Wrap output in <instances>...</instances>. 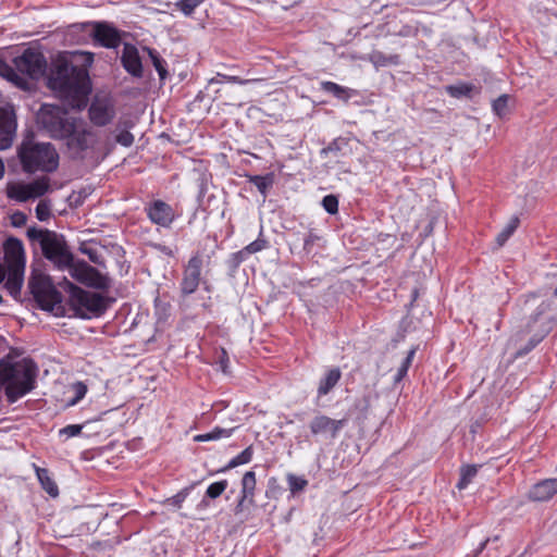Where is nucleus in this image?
I'll use <instances>...</instances> for the list:
<instances>
[{
  "label": "nucleus",
  "instance_id": "f257e3e1",
  "mask_svg": "<svg viewBox=\"0 0 557 557\" xmlns=\"http://www.w3.org/2000/svg\"><path fill=\"white\" fill-rule=\"evenodd\" d=\"M38 124L53 139L64 140L74 158H83V152L97 143L96 134L86 123L71 115L65 109L55 104H42L37 114Z\"/></svg>",
  "mask_w": 557,
  "mask_h": 557
},
{
  "label": "nucleus",
  "instance_id": "f03ea898",
  "mask_svg": "<svg viewBox=\"0 0 557 557\" xmlns=\"http://www.w3.org/2000/svg\"><path fill=\"white\" fill-rule=\"evenodd\" d=\"M48 87L61 97L79 99L90 91L88 71L64 55L58 57L48 75Z\"/></svg>",
  "mask_w": 557,
  "mask_h": 557
},
{
  "label": "nucleus",
  "instance_id": "7ed1b4c3",
  "mask_svg": "<svg viewBox=\"0 0 557 557\" xmlns=\"http://www.w3.org/2000/svg\"><path fill=\"white\" fill-rule=\"evenodd\" d=\"M38 367L28 358L18 361L0 360V387L3 388L9 404L35 389L37 385Z\"/></svg>",
  "mask_w": 557,
  "mask_h": 557
},
{
  "label": "nucleus",
  "instance_id": "20e7f679",
  "mask_svg": "<svg viewBox=\"0 0 557 557\" xmlns=\"http://www.w3.org/2000/svg\"><path fill=\"white\" fill-rule=\"evenodd\" d=\"M540 295L530 294L523 298L522 311L530 312L529 321L527 323V332H534L524 347L517 351V357H522L534 349L543 338L548 334L553 323L557 322V312L549 313L550 302L539 301Z\"/></svg>",
  "mask_w": 557,
  "mask_h": 557
},
{
  "label": "nucleus",
  "instance_id": "39448f33",
  "mask_svg": "<svg viewBox=\"0 0 557 557\" xmlns=\"http://www.w3.org/2000/svg\"><path fill=\"white\" fill-rule=\"evenodd\" d=\"M13 65L0 59V75L15 86L27 89L28 82L22 75L32 79L40 78L46 73L47 60L40 51L27 48L13 59Z\"/></svg>",
  "mask_w": 557,
  "mask_h": 557
},
{
  "label": "nucleus",
  "instance_id": "423d86ee",
  "mask_svg": "<svg viewBox=\"0 0 557 557\" xmlns=\"http://www.w3.org/2000/svg\"><path fill=\"white\" fill-rule=\"evenodd\" d=\"M22 169L26 173L54 172L59 166V154L50 143H39L26 137L17 149Z\"/></svg>",
  "mask_w": 557,
  "mask_h": 557
},
{
  "label": "nucleus",
  "instance_id": "0eeeda50",
  "mask_svg": "<svg viewBox=\"0 0 557 557\" xmlns=\"http://www.w3.org/2000/svg\"><path fill=\"white\" fill-rule=\"evenodd\" d=\"M29 240L37 242L42 256L58 270L64 271L73 261V253L63 235L47 228L29 227L26 232Z\"/></svg>",
  "mask_w": 557,
  "mask_h": 557
},
{
  "label": "nucleus",
  "instance_id": "6e6552de",
  "mask_svg": "<svg viewBox=\"0 0 557 557\" xmlns=\"http://www.w3.org/2000/svg\"><path fill=\"white\" fill-rule=\"evenodd\" d=\"M59 284L70 293V301L76 315L90 319L100 317L107 310L106 298L100 294L84 290L65 277Z\"/></svg>",
  "mask_w": 557,
  "mask_h": 557
},
{
  "label": "nucleus",
  "instance_id": "1a4fd4ad",
  "mask_svg": "<svg viewBox=\"0 0 557 557\" xmlns=\"http://www.w3.org/2000/svg\"><path fill=\"white\" fill-rule=\"evenodd\" d=\"M28 288L34 298L41 304V308L52 310L62 301L61 294L54 288L50 277L44 274H34L28 281Z\"/></svg>",
  "mask_w": 557,
  "mask_h": 557
},
{
  "label": "nucleus",
  "instance_id": "9d476101",
  "mask_svg": "<svg viewBox=\"0 0 557 557\" xmlns=\"http://www.w3.org/2000/svg\"><path fill=\"white\" fill-rule=\"evenodd\" d=\"M202 264V257L199 253H196L184 265L182 281L180 284L183 296H189L197 290L201 282Z\"/></svg>",
  "mask_w": 557,
  "mask_h": 557
},
{
  "label": "nucleus",
  "instance_id": "9b49d317",
  "mask_svg": "<svg viewBox=\"0 0 557 557\" xmlns=\"http://www.w3.org/2000/svg\"><path fill=\"white\" fill-rule=\"evenodd\" d=\"M346 424V419L335 420L325 414L319 413L314 416L310 423L309 430L314 437H329L334 440L337 437L339 431Z\"/></svg>",
  "mask_w": 557,
  "mask_h": 557
},
{
  "label": "nucleus",
  "instance_id": "f8f14e48",
  "mask_svg": "<svg viewBox=\"0 0 557 557\" xmlns=\"http://www.w3.org/2000/svg\"><path fill=\"white\" fill-rule=\"evenodd\" d=\"M91 36L96 44L108 49H116L122 41V33L108 22H91Z\"/></svg>",
  "mask_w": 557,
  "mask_h": 557
},
{
  "label": "nucleus",
  "instance_id": "ddd939ff",
  "mask_svg": "<svg viewBox=\"0 0 557 557\" xmlns=\"http://www.w3.org/2000/svg\"><path fill=\"white\" fill-rule=\"evenodd\" d=\"M149 220L163 228H170L176 215L174 209L163 200H153L145 207Z\"/></svg>",
  "mask_w": 557,
  "mask_h": 557
},
{
  "label": "nucleus",
  "instance_id": "4468645a",
  "mask_svg": "<svg viewBox=\"0 0 557 557\" xmlns=\"http://www.w3.org/2000/svg\"><path fill=\"white\" fill-rule=\"evenodd\" d=\"M16 126V115L13 107L0 108V150H5L12 146Z\"/></svg>",
  "mask_w": 557,
  "mask_h": 557
},
{
  "label": "nucleus",
  "instance_id": "2eb2a0df",
  "mask_svg": "<svg viewBox=\"0 0 557 557\" xmlns=\"http://www.w3.org/2000/svg\"><path fill=\"white\" fill-rule=\"evenodd\" d=\"M557 494V478L544 479L533 484L529 490L527 497L531 502L544 503L552 499Z\"/></svg>",
  "mask_w": 557,
  "mask_h": 557
},
{
  "label": "nucleus",
  "instance_id": "dca6fc26",
  "mask_svg": "<svg viewBox=\"0 0 557 557\" xmlns=\"http://www.w3.org/2000/svg\"><path fill=\"white\" fill-rule=\"evenodd\" d=\"M121 63L124 70L134 77H143V63L138 49L132 44H124Z\"/></svg>",
  "mask_w": 557,
  "mask_h": 557
},
{
  "label": "nucleus",
  "instance_id": "f3484780",
  "mask_svg": "<svg viewBox=\"0 0 557 557\" xmlns=\"http://www.w3.org/2000/svg\"><path fill=\"white\" fill-rule=\"evenodd\" d=\"M88 113L90 121L95 125L104 126L113 120L115 110L109 101L96 100L90 104Z\"/></svg>",
  "mask_w": 557,
  "mask_h": 557
},
{
  "label": "nucleus",
  "instance_id": "a211bd4d",
  "mask_svg": "<svg viewBox=\"0 0 557 557\" xmlns=\"http://www.w3.org/2000/svg\"><path fill=\"white\" fill-rule=\"evenodd\" d=\"M9 267L25 268V252L20 239L10 237L4 244Z\"/></svg>",
  "mask_w": 557,
  "mask_h": 557
},
{
  "label": "nucleus",
  "instance_id": "6ab92c4d",
  "mask_svg": "<svg viewBox=\"0 0 557 557\" xmlns=\"http://www.w3.org/2000/svg\"><path fill=\"white\" fill-rule=\"evenodd\" d=\"M24 269L9 267L5 288L13 297H17L21 293L24 281Z\"/></svg>",
  "mask_w": 557,
  "mask_h": 557
},
{
  "label": "nucleus",
  "instance_id": "aec40b11",
  "mask_svg": "<svg viewBox=\"0 0 557 557\" xmlns=\"http://www.w3.org/2000/svg\"><path fill=\"white\" fill-rule=\"evenodd\" d=\"M342 372L339 368L330 369L325 375L320 380L318 387V396L322 397L327 395L332 388L338 383L341 380Z\"/></svg>",
  "mask_w": 557,
  "mask_h": 557
},
{
  "label": "nucleus",
  "instance_id": "412c9836",
  "mask_svg": "<svg viewBox=\"0 0 557 557\" xmlns=\"http://www.w3.org/2000/svg\"><path fill=\"white\" fill-rule=\"evenodd\" d=\"M320 86L323 91L333 95L335 98L342 101H348L355 94L352 89L341 86L330 81L321 82Z\"/></svg>",
  "mask_w": 557,
  "mask_h": 557
},
{
  "label": "nucleus",
  "instance_id": "4be33fe9",
  "mask_svg": "<svg viewBox=\"0 0 557 557\" xmlns=\"http://www.w3.org/2000/svg\"><path fill=\"white\" fill-rule=\"evenodd\" d=\"M35 471L41 487L51 496L57 497L59 495V488L54 480L50 475L48 469L35 467Z\"/></svg>",
  "mask_w": 557,
  "mask_h": 557
},
{
  "label": "nucleus",
  "instance_id": "5701e85b",
  "mask_svg": "<svg viewBox=\"0 0 557 557\" xmlns=\"http://www.w3.org/2000/svg\"><path fill=\"white\" fill-rule=\"evenodd\" d=\"M83 284L94 288L104 289L109 287V280L107 276L102 275L97 269L89 265L87 268L85 278L83 280Z\"/></svg>",
  "mask_w": 557,
  "mask_h": 557
},
{
  "label": "nucleus",
  "instance_id": "b1692460",
  "mask_svg": "<svg viewBox=\"0 0 557 557\" xmlns=\"http://www.w3.org/2000/svg\"><path fill=\"white\" fill-rule=\"evenodd\" d=\"M133 126V123L128 120L119 121L116 125L115 141L123 147H131L134 143V136L128 131Z\"/></svg>",
  "mask_w": 557,
  "mask_h": 557
},
{
  "label": "nucleus",
  "instance_id": "393cba45",
  "mask_svg": "<svg viewBox=\"0 0 557 557\" xmlns=\"http://www.w3.org/2000/svg\"><path fill=\"white\" fill-rule=\"evenodd\" d=\"M240 485V496H244V499H255L257 480L253 471H247L243 475Z\"/></svg>",
  "mask_w": 557,
  "mask_h": 557
},
{
  "label": "nucleus",
  "instance_id": "a878e982",
  "mask_svg": "<svg viewBox=\"0 0 557 557\" xmlns=\"http://www.w3.org/2000/svg\"><path fill=\"white\" fill-rule=\"evenodd\" d=\"M370 62L374 66H388V65H397L400 62V57L398 54H385L382 51H372L369 55Z\"/></svg>",
  "mask_w": 557,
  "mask_h": 557
},
{
  "label": "nucleus",
  "instance_id": "bb28decb",
  "mask_svg": "<svg viewBox=\"0 0 557 557\" xmlns=\"http://www.w3.org/2000/svg\"><path fill=\"white\" fill-rule=\"evenodd\" d=\"M27 184L22 183H9L7 186V196L10 199L17 200L20 202L27 201L29 199Z\"/></svg>",
  "mask_w": 557,
  "mask_h": 557
},
{
  "label": "nucleus",
  "instance_id": "cd10ccee",
  "mask_svg": "<svg viewBox=\"0 0 557 557\" xmlns=\"http://www.w3.org/2000/svg\"><path fill=\"white\" fill-rule=\"evenodd\" d=\"M234 430H235V428L225 429V428L215 426L212 431H210L208 433L196 435L194 437V441H196V442L218 441L223 437H230L233 434Z\"/></svg>",
  "mask_w": 557,
  "mask_h": 557
},
{
  "label": "nucleus",
  "instance_id": "c85d7f7f",
  "mask_svg": "<svg viewBox=\"0 0 557 557\" xmlns=\"http://www.w3.org/2000/svg\"><path fill=\"white\" fill-rule=\"evenodd\" d=\"M248 181L253 184L263 196H265L268 189L272 187L274 183V176L272 173L267 175H249Z\"/></svg>",
  "mask_w": 557,
  "mask_h": 557
},
{
  "label": "nucleus",
  "instance_id": "c756f323",
  "mask_svg": "<svg viewBox=\"0 0 557 557\" xmlns=\"http://www.w3.org/2000/svg\"><path fill=\"white\" fill-rule=\"evenodd\" d=\"M49 189V178L48 177H40L37 178L29 184H27V190L30 198H38L44 196Z\"/></svg>",
  "mask_w": 557,
  "mask_h": 557
},
{
  "label": "nucleus",
  "instance_id": "7c9ffc66",
  "mask_svg": "<svg viewBox=\"0 0 557 557\" xmlns=\"http://www.w3.org/2000/svg\"><path fill=\"white\" fill-rule=\"evenodd\" d=\"M82 253L86 255L91 262L98 265H103L104 260L100 248L92 243H83L79 247Z\"/></svg>",
  "mask_w": 557,
  "mask_h": 557
},
{
  "label": "nucleus",
  "instance_id": "2f4dec72",
  "mask_svg": "<svg viewBox=\"0 0 557 557\" xmlns=\"http://www.w3.org/2000/svg\"><path fill=\"white\" fill-rule=\"evenodd\" d=\"M228 483L226 480H221L210 484L206 491V495L200 505L208 506L207 498L215 499L220 497L227 488Z\"/></svg>",
  "mask_w": 557,
  "mask_h": 557
},
{
  "label": "nucleus",
  "instance_id": "473e14b6",
  "mask_svg": "<svg viewBox=\"0 0 557 557\" xmlns=\"http://www.w3.org/2000/svg\"><path fill=\"white\" fill-rule=\"evenodd\" d=\"M519 218L512 216L509 222L506 224V226L502 230V232L497 235L496 242L498 246H503L509 237L515 233V231L519 226Z\"/></svg>",
  "mask_w": 557,
  "mask_h": 557
},
{
  "label": "nucleus",
  "instance_id": "72a5a7b5",
  "mask_svg": "<svg viewBox=\"0 0 557 557\" xmlns=\"http://www.w3.org/2000/svg\"><path fill=\"white\" fill-rule=\"evenodd\" d=\"M478 473V466L467 465L460 470V479L457 483L459 490H465Z\"/></svg>",
  "mask_w": 557,
  "mask_h": 557
},
{
  "label": "nucleus",
  "instance_id": "f704fd0d",
  "mask_svg": "<svg viewBox=\"0 0 557 557\" xmlns=\"http://www.w3.org/2000/svg\"><path fill=\"white\" fill-rule=\"evenodd\" d=\"M417 347H412L408 352L405 359L403 360L401 364L397 369V372L394 376V383H399L408 372V369L410 368L413 357L416 355Z\"/></svg>",
  "mask_w": 557,
  "mask_h": 557
},
{
  "label": "nucleus",
  "instance_id": "c9c22d12",
  "mask_svg": "<svg viewBox=\"0 0 557 557\" xmlns=\"http://www.w3.org/2000/svg\"><path fill=\"white\" fill-rule=\"evenodd\" d=\"M89 264L85 261H72L70 267H66L65 270H67L73 278L76 281L83 283V280L85 278L87 268Z\"/></svg>",
  "mask_w": 557,
  "mask_h": 557
},
{
  "label": "nucleus",
  "instance_id": "e433bc0d",
  "mask_svg": "<svg viewBox=\"0 0 557 557\" xmlns=\"http://www.w3.org/2000/svg\"><path fill=\"white\" fill-rule=\"evenodd\" d=\"M473 86L466 83H460L457 85H448L445 87L446 92L454 98H461L465 96H469L472 91Z\"/></svg>",
  "mask_w": 557,
  "mask_h": 557
},
{
  "label": "nucleus",
  "instance_id": "4c0bfd02",
  "mask_svg": "<svg viewBox=\"0 0 557 557\" xmlns=\"http://www.w3.org/2000/svg\"><path fill=\"white\" fill-rule=\"evenodd\" d=\"M145 50L147 51L149 58L151 59V62L157 70L159 76L161 79H164L166 76V70L164 67V60L159 55V53L152 49L145 47Z\"/></svg>",
  "mask_w": 557,
  "mask_h": 557
},
{
  "label": "nucleus",
  "instance_id": "58836bf2",
  "mask_svg": "<svg viewBox=\"0 0 557 557\" xmlns=\"http://www.w3.org/2000/svg\"><path fill=\"white\" fill-rule=\"evenodd\" d=\"M252 454L253 451L251 446L245 448L240 454L231 459V461L228 462L224 470L250 462V460L252 459Z\"/></svg>",
  "mask_w": 557,
  "mask_h": 557
},
{
  "label": "nucleus",
  "instance_id": "ea45409f",
  "mask_svg": "<svg viewBox=\"0 0 557 557\" xmlns=\"http://www.w3.org/2000/svg\"><path fill=\"white\" fill-rule=\"evenodd\" d=\"M320 239H321V237L312 230L306 231L302 236L301 252H304L307 256L310 255L312 251L313 245Z\"/></svg>",
  "mask_w": 557,
  "mask_h": 557
},
{
  "label": "nucleus",
  "instance_id": "a19ab883",
  "mask_svg": "<svg viewBox=\"0 0 557 557\" xmlns=\"http://www.w3.org/2000/svg\"><path fill=\"white\" fill-rule=\"evenodd\" d=\"M203 0H178L175 7L186 16L194 13L195 9L198 8Z\"/></svg>",
  "mask_w": 557,
  "mask_h": 557
},
{
  "label": "nucleus",
  "instance_id": "79ce46f5",
  "mask_svg": "<svg viewBox=\"0 0 557 557\" xmlns=\"http://www.w3.org/2000/svg\"><path fill=\"white\" fill-rule=\"evenodd\" d=\"M268 247V240L259 236L256 240L247 245L244 249L238 251V255H250L259 252Z\"/></svg>",
  "mask_w": 557,
  "mask_h": 557
},
{
  "label": "nucleus",
  "instance_id": "37998d69",
  "mask_svg": "<svg viewBox=\"0 0 557 557\" xmlns=\"http://www.w3.org/2000/svg\"><path fill=\"white\" fill-rule=\"evenodd\" d=\"M305 232L293 230L288 233V245L290 250L301 252L302 236Z\"/></svg>",
  "mask_w": 557,
  "mask_h": 557
},
{
  "label": "nucleus",
  "instance_id": "c03bdc74",
  "mask_svg": "<svg viewBox=\"0 0 557 557\" xmlns=\"http://www.w3.org/2000/svg\"><path fill=\"white\" fill-rule=\"evenodd\" d=\"M222 81H226L227 83H234V84H239V85H246V84H249L251 82H255L253 79H243L238 76H232V75H223V74H218L215 77H212L210 81H209V84L212 85V84H220L222 83Z\"/></svg>",
  "mask_w": 557,
  "mask_h": 557
},
{
  "label": "nucleus",
  "instance_id": "a18cd8bd",
  "mask_svg": "<svg viewBox=\"0 0 557 557\" xmlns=\"http://www.w3.org/2000/svg\"><path fill=\"white\" fill-rule=\"evenodd\" d=\"M508 101L509 96L508 95H502L497 99L493 101V111L498 116H504L508 112Z\"/></svg>",
  "mask_w": 557,
  "mask_h": 557
},
{
  "label": "nucleus",
  "instance_id": "49530a36",
  "mask_svg": "<svg viewBox=\"0 0 557 557\" xmlns=\"http://www.w3.org/2000/svg\"><path fill=\"white\" fill-rule=\"evenodd\" d=\"M73 388L75 392V396L67 401V404H66L67 407L76 405L81 399H83L85 397V395L87 393V386L82 382L75 383L73 385Z\"/></svg>",
  "mask_w": 557,
  "mask_h": 557
},
{
  "label": "nucleus",
  "instance_id": "de8ad7c7",
  "mask_svg": "<svg viewBox=\"0 0 557 557\" xmlns=\"http://www.w3.org/2000/svg\"><path fill=\"white\" fill-rule=\"evenodd\" d=\"M287 481H288L289 490L293 494H295L299 491H302L306 487V485L308 484V482L305 479L296 476L294 474H289L287 476Z\"/></svg>",
  "mask_w": 557,
  "mask_h": 557
},
{
  "label": "nucleus",
  "instance_id": "09e8293b",
  "mask_svg": "<svg viewBox=\"0 0 557 557\" xmlns=\"http://www.w3.org/2000/svg\"><path fill=\"white\" fill-rule=\"evenodd\" d=\"M324 210L330 214H335L338 211V199L334 195H327L322 199Z\"/></svg>",
  "mask_w": 557,
  "mask_h": 557
},
{
  "label": "nucleus",
  "instance_id": "8fccbe9b",
  "mask_svg": "<svg viewBox=\"0 0 557 557\" xmlns=\"http://www.w3.org/2000/svg\"><path fill=\"white\" fill-rule=\"evenodd\" d=\"M83 430L82 424H70L64 428H62L59 431L60 436H65L66 438L74 437L81 434Z\"/></svg>",
  "mask_w": 557,
  "mask_h": 557
},
{
  "label": "nucleus",
  "instance_id": "3c124183",
  "mask_svg": "<svg viewBox=\"0 0 557 557\" xmlns=\"http://www.w3.org/2000/svg\"><path fill=\"white\" fill-rule=\"evenodd\" d=\"M36 218L39 221H46L50 218V207L46 203L40 201L35 209Z\"/></svg>",
  "mask_w": 557,
  "mask_h": 557
},
{
  "label": "nucleus",
  "instance_id": "603ef678",
  "mask_svg": "<svg viewBox=\"0 0 557 557\" xmlns=\"http://www.w3.org/2000/svg\"><path fill=\"white\" fill-rule=\"evenodd\" d=\"M255 505V499H244V496H240L235 508H234V515L240 516L244 513V511L249 508L250 506Z\"/></svg>",
  "mask_w": 557,
  "mask_h": 557
},
{
  "label": "nucleus",
  "instance_id": "864d4df0",
  "mask_svg": "<svg viewBox=\"0 0 557 557\" xmlns=\"http://www.w3.org/2000/svg\"><path fill=\"white\" fill-rule=\"evenodd\" d=\"M218 363L220 364L223 373H228L230 358L224 348H222L218 355Z\"/></svg>",
  "mask_w": 557,
  "mask_h": 557
},
{
  "label": "nucleus",
  "instance_id": "5fc2aeb1",
  "mask_svg": "<svg viewBox=\"0 0 557 557\" xmlns=\"http://www.w3.org/2000/svg\"><path fill=\"white\" fill-rule=\"evenodd\" d=\"M12 220L14 226H22L26 222V215L22 212H16L13 214Z\"/></svg>",
  "mask_w": 557,
  "mask_h": 557
},
{
  "label": "nucleus",
  "instance_id": "6e6d98bb",
  "mask_svg": "<svg viewBox=\"0 0 557 557\" xmlns=\"http://www.w3.org/2000/svg\"><path fill=\"white\" fill-rule=\"evenodd\" d=\"M247 256H248V255H242V256H240V255H238V251H237V252H235V253L232 256V259H233L234 264H235V265L240 264V263L245 260V258H246Z\"/></svg>",
  "mask_w": 557,
  "mask_h": 557
},
{
  "label": "nucleus",
  "instance_id": "4d7b16f0",
  "mask_svg": "<svg viewBox=\"0 0 557 557\" xmlns=\"http://www.w3.org/2000/svg\"><path fill=\"white\" fill-rule=\"evenodd\" d=\"M185 497H186V494H184V493L176 494L173 497V504H175L176 506L181 507V504L184 502Z\"/></svg>",
  "mask_w": 557,
  "mask_h": 557
},
{
  "label": "nucleus",
  "instance_id": "13d9d810",
  "mask_svg": "<svg viewBox=\"0 0 557 557\" xmlns=\"http://www.w3.org/2000/svg\"><path fill=\"white\" fill-rule=\"evenodd\" d=\"M337 150H339V146L337 144V140H334L325 149H323V152L337 151Z\"/></svg>",
  "mask_w": 557,
  "mask_h": 557
},
{
  "label": "nucleus",
  "instance_id": "bf43d9fd",
  "mask_svg": "<svg viewBox=\"0 0 557 557\" xmlns=\"http://www.w3.org/2000/svg\"><path fill=\"white\" fill-rule=\"evenodd\" d=\"M487 542H488V539H486V540H484L483 542L480 543V545H479V547H478V549L475 552V556H478L479 554H481L484 550V548L486 547Z\"/></svg>",
  "mask_w": 557,
  "mask_h": 557
},
{
  "label": "nucleus",
  "instance_id": "052dcab7",
  "mask_svg": "<svg viewBox=\"0 0 557 557\" xmlns=\"http://www.w3.org/2000/svg\"><path fill=\"white\" fill-rule=\"evenodd\" d=\"M5 278V271L2 264H0V283Z\"/></svg>",
  "mask_w": 557,
  "mask_h": 557
},
{
  "label": "nucleus",
  "instance_id": "680f3d73",
  "mask_svg": "<svg viewBox=\"0 0 557 557\" xmlns=\"http://www.w3.org/2000/svg\"><path fill=\"white\" fill-rule=\"evenodd\" d=\"M4 175V164H3V161L0 159V180L3 177Z\"/></svg>",
  "mask_w": 557,
  "mask_h": 557
},
{
  "label": "nucleus",
  "instance_id": "e2e57ef3",
  "mask_svg": "<svg viewBox=\"0 0 557 557\" xmlns=\"http://www.w3.org/2000/svg\"><path fill=\"white\" fill-rule=\"evenodd\" d=\"M418 296V292L417 290H413V299H416Z\"/></svg>",
  "mask_w": 557,
  "mask_h": 557
},
{
  "label": "nucleus",
  "instance_id": "0e129e2a",
  "mask_svg": "<svg viewBox=\"0 0 557 557\" xmlns=\"http://www.w3.org/2000/svg\"><path fill=\"white\" fill-rule=\"evenodd\" d=\"M2 302H3V298H2V296L0 295V304H2Z\"/></svg>",
  "mask_w": 557,
  "mask_h": 557
}]
</instances>
